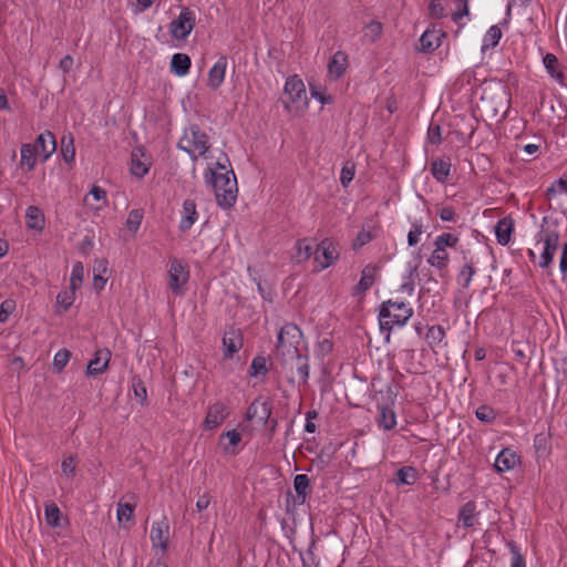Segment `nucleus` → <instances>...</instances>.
Masks as SVG:
<instances>
[{
	"label": "nucleus",
	"mask_w": 567,
	"mask_h": 567,
	"mask_svg": "<svg viewBox=\"0 0 567 567\" xmlns=\"http://www.w3.org/2000/svg\"><path fill=\"white\" fill-rule=\"evenodd\" d=\"M177 146L189 154L193 162H196L198 156H204L210 147L208 135L197 124H192L184 131Z\"/></svg>",
	"instance_id": "obj_4"
},
{
	"label": "nucleus",
	"mask_w": 567,
	"mask_h": 567,
	"mask_svg": "<svg viewBox=\"0 0 567 567\" xmlns=\"http://www.w3.org/2000/svg\"><path fill=\"white\" fill-rule=\"evenodd\" d=\"M502 38V31L498 25H492L484 35L482 51L494 48Z\"/></svg>",
	"instance_id": "obj_37"
},
{
	"label": "nucleus",
	"mask_w": 567,
	"mask_h": 567,
	"mask_svg": "<svg viewBox=\"0 0 567 567\" xmlns=\"http://www.w3.org/2000/svg\"><path fill=\"white\" fill-rule=\"evenodd\" d=\"M244 344L243 334L239 329L230 328L223 337V346L225 348L224 359H233L234 354L241 349Z\"/></svg>",
	"instance_id": "obj_11"
},
{
	"label": "nucleus",
	"mask_w": 567,
	"mask_h": 567,
	"mask_svg": "<svg viewBox=\"0 0 567 567\" xmlns=\"http://www.w3.org/2000/svg\"><path fill=\"white\" fill-rule=\"evenodd\" d=\"M14 309V303L12 300H4L0 305V322H6Z\"/></svg>",
	"instance_id": "obj_59"
},
{
	"label": "nucleus",
	"mask_w": 567,
	"mask_h": 567,
	"mask_svg": "<svg viewBox=\"0 0 567 567\" xmlns=\"http://www.w3.org/2000/svg\"><path fill=\"white\" fill-rule=\"evenodd\" d=\"M259 399V410H257V419L259 422H261L264 425H266L269 420L272 412V405L269 400H264L262 396H258Z\"/></svg>",
	"instance_id": "obj_42"
},
{
	"label": "nucleus",
	"mask_w": 567,
	"mask_h": 567,
	"mask_svg": "<svg viewBox=\"0 0 567 567\" xmlns=\"http://www.w3.org/2000/svg\"><path fill=\"white\" fill-rule=\"evenodd\" d=\"M427 261L432 267H435V268L442 270L447 267L449 254L445 249L437 246L433 250V252L430 256V258L427 259Z\"/></svg>",
	"instance_id": "obj_36"
},
{
	"label": "nucleus",
	"mask_w": 567,
	"mask_h": 567,
	"mask_svg": "<svg viewBox=\"0 0 567 567\" xmlns=\"http://www.w3.org/2000/svg\"><path fill=\"white\" fill-rule=\"evenodd\" d=\"M463 259L466 261L465 265L462 267V269L458 272L457 280L462 284L464 288H468L472 281L473 276L475 275L476 270L474 267V262L472 259L467 260L466 256L463 257Z\"/></svg>",
	"instance_id": "obj_35"
},
{
	"label": "nucleus",
	"mask_w": 567,
	"mask_h": 567,
	"mask_svg": "<svg viewBox=\"0 0 567 567\" xmlns=\"http://www.w3.org/2000/svg\"><path fill=\"white\" fill-rule=\"evenodd\" d=\"M285 94L288 95L289 101H284L286 109H290V103H300L307 101L306 86L302 80L298 76H290L285 84Z\"/></svg>",
	"instance_id": "obj_8"
},
{
	"label": "nucleus",
	"mask_w": 567,
	"mask_h": 567,
	"mask_svg": "<svg viewBox=\"0 0 567 567\" xmlns=\"http://www.w3.org/2000/svg\"><path fill=\"white\" fill-rule=\"evenodd\" d=\"M227 63H228L227 56L221 55V56L218 58L216 63L209 70L207 85L210 89L216 90L224 82L225 73H226V69H227Z\"/></svg>",
	"instance_id": "obj_17"
},
{
	"label": "nucleus",
	"mask_w": 567,
	"mask_h": 567,
	"mask_svg": "<svg viewBox=\"0 0 567 567\" xmlns=\"http://www.w3.org/2000/svg\"><path fill=\"white\" fill-rule=\"evenodd\" d=\"M348 55L343 51H337L328 63V74L332 80L340 79L347 71Z\"/></svg>",
	"instance_id": "obj_18"
},
{
	"label": "nucleus",
	"mask_w": 567,
	"mask_h": 567,
	"mask_svg": "<svg viewBox=\"0 0 567 567\" xmlns=\"http://www.w3.org/2000/svg\"><path fill=\"white\" fill-rule=\"evenodd\" d=\"M476 417L484 423H493L496 420V412L489 405H480L475 411Z\"/></svg>",
	"instance_id": "obj_44"
},
{
	"label": "nucleus",
	"mask_w": 567,
	"mask_h": 567,
	"mask_svg": "<svg viewBox=\"0 0 567 567\" xmlns=\"http://www.w3.org/2000/svg\"><path fill=\"white\" fill-rule=\"evenodd\" d=\"M514 231V219L511 216H505L499 219L495 226V235L497 243L506 246L511 241V236Z\"/></svg>",
	"instance_id": "obj_22"
},
{
	"label": "nucleus",
	"mask_w": 567,
	"mask_h": 567,
	"mask_svg": "<svg viewBox=\"0 0 567 567\" xmlns=\"http://www.w3.org/2000/svg\"><path fill=\"white\" fill-rule=\"evenodd\" d=\"M62 513L55 503H49L44 507L45 522L51 527L61 526Z\"/></svg>",
	"instance_id": "obj_34"
},
{
	"label": "nucleus",
	"mask_w": 567,
	"mask_h": 567,
	"mask_svg": "<svg viewBox=\"0 0 567 567\" xmlns=\"http://www.w3.org/2000/svg\"><path fill=\"white\" fill-rule=\"evenodd\" d=\"M76 460L70 455L62 461L61 468L64 475L73 476L75 473Z\"/></svg>",
	"instance_id": "obj_57"
},
{
	"label": "nucleus",
	"mask_w": 567,
	"mask_h": 567,
	"mask_svg": "<svg viewBox=\"0 0 567 567\" xmlns=\"http://www.w3.org/2000/svg\"><path fill=\"white\" fill-rule=\"evenodd\" d=\"M458 243V237L451 233H444L436 237L434 246H440L446 250V247L454 248Z\"/></svg>",
	"instance_id": "obj_45"
},
{
	"label": "nucleus",
	"mask_w": 567,
	"mask_h": 567,
	"mask_svg": "<svg viewBox=\"0 0 567 567\" xmlns=\"http://www.w3.org/2000/svg\"><path fill=\"white\" fill-rule=\"evenodd\" d=\"M225 436L228 439L229 445H231V446H236L241 441V435L237 430H231V431H228V432L221 434L220 439H223Z\"/></svg>",
	"instance_id": "obj_61"
},
{
	"label": "nucleus",
	"mask_w": 567,
	"mask_h": 567,
	"mask_svg": "<svg viewBox=\"0 0 567 567\" xmlns=\"http://www.w3.org/2000/svg\"><path fill=\"white\" fill-rule=\"evenodd\" d=\"M445 37V33L441 30L427 29L421 35L419 42V50L423 53H431L435 51L442 43V38Z\"/></svg>",
	"instance_id": "obj_15"
},
{
	"label": "nucleus",
	"mask_w": 567,
	"mask_h": 567,
	"mask_svg": "<svg viewBox=\"0 0 567 567\" xmlns=\"http://www.w3.org/2000/svg\"><path fill=\"white\" fill-rule=\"evenodd\" d=\"M543 62L549 75L559 83H563L564 72L559 69V62L556 55L553 53H547L545 54Z\"/></svg>",
	"instance_id": "obj_33"
},
{
	"label": "nucleus",
	"mask_w": 567,
	"mask_h": 567,
	"mask_svg": "<svg viewBox=\"0 0 567 567\" xmlns=\"http://www.w3.org/2000/svg\"><path fill=\"white\" fill-rule=\"evenodd\" d=\"M257 410H259V399L256 398L251 403L250 405L248 406L247 411H246V420L247 421H251L254 420L255 417H257Z\"/></svg>",
	"instance_id": "obj_63"
},
{
	"label": "nucleus",
	"mask_w": 567,
	"mask_h": 567,
	"mask_svg": "<svg viewBox=\"0 0 567 567\" xmlns=\"http://www.w3.org/2000/svg\"><path fill=\"white\" fill-rule=\"evenodd\" d=\"M190 64V58L187 54L175 53L171 60V71L178 76H184L188 73Z\"/></svg>",
	"instance_id": "obj_29"
},
{
	"label": "nucleus",
	"mask_w": 567,
	"mask_h": 567,
	"mask_svg": "<svg viewBox=\"0 0 567 567\" xmlns=\"http://www.w3.org/2000/svg\"><path fill=\"white\" fill-rule=\"evenodd\" d=\"M32 145L37 147L38 154L42 156V162H45L56 150L55 136L52 132L45 131L35 138Z\"/></svg>",
	"instance_id": "obj_14"
},
{
	"label": "nucleus",
	"mask_w": 567,
	"mask_h": 567,
	"mask_svg": "<svg viewBox=\"0 0 567 567\" xmlns=\"http://www.w3.org/2000/svg\"><path fill=\"white\" fill-rule=\"evenodd\" d=\"M132 388H133L135 399L141 403V405H146L147 390H146V386H145L143 380L140 377L134 375L132 378Z\"/></svg>",
	"instance_id": "obj_40"
},
{
	"label": "nucleus",
	"mask_w": 567,
	"mask_h": 567,
	"mask_svg": "<svg viewBox=\"0 0 567 567\" xmlns=\"http://www.w3.org/2000/svg\"><path fill=\"white\" fill-rule=\"evenodd\" d=\"M75 289L71 287L70 290H64L59 292L56 296V303L63 308V310H68L74 302L75 299Z\"/></svg>",
	"instance_id": "obj_47"
},
{
	"label": "nucleus",
	"mask_w": 567,
	"mask_h": 567,
	"mask_svg": "<svg viewBox=\"0 0 567 567\" xmlns=\"http://www.w3.org/2000/svg\"><path fill=\"white\" fill-rule=\"evenodd\" d=\"M373 239L372 235L368 230H361L357 235V237L353 239L352 247L353 249H359L363 247L364 245L369 244Z\"/></svg>",
	"instance_id": "obj_55"
},
{
	"label": "nucleus",
	"mask_w": 567,
	"mask_h": 567,
	"mask_svg": "<svg viewBox=\"0 0 567 567\" xmlns=\"http://www.w3.org/2000/svg\"><path fill=\"white\" fill-rule=\"evenodd\" d=\"M71 358V352L68 349H61L59 350L54 358H53V365L56 370V372H62V370L68 364L69 360Z\"/></svg>",
	"instance_id": "obj_48"
},
{
	"label": "nucleus",
	"mask_w": 567,
	"mask_h": 567,
	"mask_svg": "<svg viewBox=\"0 0 567 567\" xmlns=\"http://www.w3.org/2000/svg\"><path fill=\"white\" fill-rule=\"evenodd\" d=\"M518 462L519 456L515 452L504 449L497 455L494 466L497 472L503 473L513 470Z\"/></svg>",
	"instance_id": "obj_24"
},
{
	"label": "nucleus",
	"mask_w": 567,
	"mask_h": 567,
	"mask_svg": "<svg viewBox=\"0 0 567 567\" xmlns=\"http://www.w3.org/2000/svg\"><path fill=\"white\" fill-rule=\"evenodd\" d=\"M286 368H289L290 370L296 368L302 384L306 385L308 383L310 367L307 355L299 352L298 355L293 357V362L289 363Z\"/></svg>",
	"instance_id": "obj_28"
},
{
	"label": "nucleus",
	"mask_w": 567,
	"mask_h": 567,
	"mask_svg": "<svg viewBox=\"0 0 567 567\" xmlns=\"http://www.w3.org/2000/svg\"><path fill=\"white\" fill-rule=\"evenodd\" d=\"M27 226L30 229L42 230L44 227V216L37 206H29L25 212Z\"/></svg>",
	"instance_id": "obj_31"
},
{
	"label": "nucleus",
	"mask_w": 567,
	"mask_h": 567,
	"mask_svg": "<svg viewBox=\"0 0 567 567\" xmlns=\"http://www.w3.org/2000/svg\"><path fill=\"white\" fill-rule=\"evenodd\" d=\"M333 350V343L330 339H323L317 344V354L320 357H326Z\"/></svg>",
	"instance_id": "obj_60"
},
{
	"label": "nucleus",
	"mask_w": 567,
	"mask_h": 567,
	"mask_svg": "<svg viewBox=\"0 0 567 567\" xmlns=\"http://www.w3.org/2000/svg\"><path fill=\"white\" fill-rule=\"evenodd\" d=\"M195 13L188 8H184L181 11L178 18L171 22L169 30L175 39L184 40L190 34L195 28Z\"/></svg>",
	"instance_id": "obj_5"
},
{
	"label": "nucleus",
	"mask_w": 567,
	"mask_h": 567,
	"mask_svg": "<svg viewBox=\"0 0 567 567\" xmlns=\"http://www.w3.org/2000/svg\"><path fill=\"white\" fill-rule=\"evenodd\" d=\"M90 195H92L96 202H103V204L106 203V192L100 186H93L90 190Z\"/></svg>",
	"instance_id": "obj_64"
},
{
	"label": "nucleus",
	"mask_w": 567,
	"mask_h": 567,
	"mask_svg": "<svg viewBox=\"0 0 567 567\" xmlns=\"http://www.w3.org/2000/svg\"><path fill=\"white\" fill-rule=\"evenodd\" d=\"M452 163L449 157L434 158L431 162L430 171L439 183H445L451 174Z\"/></svg>",
	"instance_id": "obj_20"
},
{
	"label": "nucleus",
	"mask_w": 567,
	"mask_h": 567,
	"mask_svg": "<svg viewBox=\"0 0 567 567\" xmlns=\"http://www.w3.org/2000/svg\"><path fill=\"white\" fill-rule=\"evenodd\" d=\"M355 174V165L352 162H347L341 169L340 182L343 187H347L353 179Z\"/></svg>",
	"instance_id": "obj_49"
},
{
	"label": "nucleus",
	"mask_w": 567,
	"mask_h": 567,
	"mask_svg": "<svg viewBox=\"0 0 567 567\" xmlns=\"http://www.w3.org/2000/svg\"><path fill=\"white\" fill-rule=\"evenodd\" d=\"M296 261L298 264L307 261L311 256H316V245H313V239H298L296 241Z\"/></svg>",
	"instance_id": "obj_26"
},
{
	"label": "nucleus",
	"mask_w": 567,
	"mask_h": 567,
	"mask_svg": "<svg viewBox=\"0 0 567 567\" xmlns=\"http://www.w3.org/2000/svg\"><path fill=\"white\" fill-rule=\"evenodd\" d=\"M111 359V352L107 349L97 350L95 352L94 359H92L86 367L87 375H99L102 374L109 367V362Z\"/></svg>",
	"instance_id": "obj_16"
},
{
	"label": "nucleus",
	"mask_w": 567,
	"mask_h": 567,
	"mask_svg": "<svg viewBox=\"0 0 567 567\" xmlns=\"http://www.w3.org/2000/svg\"><path fill=\"white\" fill-rule=\"evenodd\" d=\"M168 534L169 523L166 517L153 523L150 535L153 546L161 547L165 551L168 547Z\"/></svg>",
	"instance_id": "obj_10"
},
{
	"label": "nucleus",
	"mask_w": 567,
	"mask_h": 567,
	"mask_svg": "<svg viewBox=\"0 0 567 567\" xmlns=\"http://www.w3.org/2000/svg\"><path fill=\"white\" fill-rule=\"evenodd\" d=\"M210 175V182L214 187L216 202L220 207L229 208L234 206L237 199V179L233 169L226 173H215L212 168L207 169L206 176Z\"/></svg>",
	"instance_id": "obj_2"
},
{
	"label": "nucleus",
	"mask_w": 567,
	"mask_h": 567,
	"mask_svg": "<svg viewBox=\"0 0 567 567\" xmlns=\"http://www.w3.org/2000/svg\"><path fill=\"white\" fill-rule=\"evenodd\" d=\"M476 504L473 501L465 503L458 512V523L464 528H471L477 523Z\"/></svg>",
	"instance_id": "obj_27"
},
{
	"label": "nucleus",
	"mask_w": 567,
	"mask_h": 567,
	"mask_svg": "<svg viewBox=\"0 0 567 567\" xmlns=\"http://www.w3.org/2000/svg\"><path fill=\"white\" fill-rule=\"evenodd\" d=\"M427 138L432 144L439 145L442 143V130L441 126L431 124L427 131Z\"/></svg>",
	"instance_id": "obj_58"
},
{
	"label": "nucleus",
	"mask_w": 567,
	"mask_h": 567,
	"mask_svg": "<svg viewBox=\"0 0 567 567\" xmlns=\"http://www.w3.org/2000/svg\"><path fill=\"white\" fill-rule=\"evenodd\" d=\"M429 16L432 19H442L446 16L445 9L442 6V0H431L430 1Z\"/></svg>",
	"instance_id": "obj_51"
},
{
	"label": "nucleus",
	"mask_w": 567,
	"mask_h": 567,
	"mask_svg": "<svg viewBox=\"0 0 567 567\" xmlns=\"http://www.w3.org/2000/svg\"><path fill=\"white\" fill-rule=\"evenodd\" d=\"M21 167H27L28 171H33L37 163V147L30 143L22 144L21 150Z\"/></svg>",
	"instance_id": "obj_30"
},
{
	"label": "nucleus",
	"mask_w": 567,
	"mask_h": 567,
	"mask_svg": "<svg viewBox=\"0 0 567 567\" xmlns=\"http://www.w3.org/2000/svg\"><path fill=\"white\" fill-rule=\"evenodd\" d=\"M189 279V270L178 259H173L168 270V287L175 295H182V288Z\"/></svg>",
	"instance_id": "obj_6"
},
{
	"label": "nucleus",
	"mask_w": 567,
	"mask_h": 567,
	"mask_svg": "<svg viewBox=\"0 0 567 567\" xmlns=\"http://www.w3.org/2000/svg\"><path fill=\"white\" fill-rule=\"evenodd\" d=\"M382 33V24L379 21L372 20L365 25V37H369L374 42Z\"/></svg>",
	"instance_id": "obj_50"
},
{
	"label": "nucleus",
	"mask_w": 567,
	"mask_h": 567,
	"mask_svg": "<svg viewBox=\"0 0 567 567\" xmlns=\"http://www.w3.org/2000/svg\"><path fill=\"white\" fill-rule=\"evenodd\" d=\"M150 166L151 163L141 148L133 151L131 157V173L134 176L138 178L144 177L148 173Z\"/></svg>",
	"instance_id": "obj_21"
},
{
	"label": "nucleus",
	"mask_w": 567,
	"mask_h": 567,
	"mask_svg": "<svg viewBox=\"0 0 567 567\" xmlns=\"http://www.w3.org/2000/svg\"><path fill=\"white\" fill-rule=\"evenodd\" d=\"M445 337V331L441 326H432L429 328L425 339L431 347L437 346Z\"/></svg>",
	"instance_id": "obj_43"
},
{
	"label": "nucleus",
	"mask_w": 567,
	"mask_h": 567,
	"mask_svg": "<svg viewBox=\"0 0 567 567\" xmlns=\"http://www.w3.org/2000/svg\"><path fill=\"white\" fill-rule=\"evenodd\" d=\"M135 506L130 503H118L117 505V519L122 522L123 519L130 520L133 516Z\"/></svg>",
	"instance_id": "obj_54"
},
{
	"label": "nucleus",
	"mask_w": 567,
	"mask_h": 567,
	"mask_svg": "<svg viewBox=\"0 0 567 567\" xmlns=\"http://www.w3.org/2000/svg\"><path fill=\"white\" fill-rule=\"evenodd\" d=\"M143 210L142 209H132L126 218V227L133 235L138 230L141 223L143 220Z\"/></svg>",
	"instance_id": "obj_41"
},
{
	"label": "nucleus",
	"mask_w": 567,
	"mask_h": 567,
	"mask_svg": "<svg viewBox=\"0 0 567 567\" xmlns=\"http://www.w3.org/2000/svg\"><path fill=\"white\" fill-rule=\"evenodd\" d=\"M380 268L377 264H369L362 269L361 278L353 287L354 296L363 295L373 286Z\"/></svg>",
	"instance_id": "obj_12"
},
{
	"label": "nucleus",
	"mask_w": 567,
	"mask_h": 567,
	"mask_svg": "<svg viewBox=\"0 0 567 567\" xmlns=\"http://www.w3.org/2000/svg\"><path fill=\"white\" fill-rule=\"evenodd\" d=\"M228 415H229V410L224 403L216 402V403L212 404L208 408V411H207V414H206V417L204 421L205 429H207V430L216 429L224 422L225 419H227Z\"/></svg>",
	"instance_id": "obj_13"
},
{
	"label": "nucleus",
	"mask_w": 567,
	"mask_h": 567,
	"mask_svg": "<svg viewBox=\"0 0 567 567\" xmlns=\"http://www.w3.org/2000/svg\"><path fill=\"white\" fill-rule=\"evenodd\" d=\"M417 480V472L412 466H403L396 472V483L413 485Z\"/></svg>",
	"instance_id": "obj_38"
},
{
	"label": "nucleus",
	"mask_w": 567,
	"mask_h": 567,
	"mask_svg": "<svg viewBox=\"0 0 567 567\" xmlns=\"http://www.w3.org/2000/svg\"><path fill=\"white\" fill-rule=\"evenodd\" d=\"M269 372V368L267 365V358L262 355H256L249 368L250 377H265Z\"/></svg>",
	"instance_id": "obj_39"
},
{
	"label": "nucleus",
	"mask_w": 567,
	"mask_h": 567,
	"mask_svg": "<svg viewBox=\"0 0 567 567\" xmlns=\"http://www.w3.org/2000/svg\"><path fill=\"white\" fill-rule=\"evenodd\" d=\"M511 555H512V564L511 567H526L525 558L520 553L519 547L516 545L514 540L508 542L507 544Z\"/></svg>",
	"instance_id": "obj_46"
},
{
	"label": "nucleus",
	"mask_w": 567,
	"mask_h": 567,
	"mask_svg": "<svg viewBox=\"0 0 567 567\" xmlns=\"http://www.w3.org/2000/svg\"><path fill=\"white\" fill-rule=\"evenodd\" d=\"M83 272H84L83 265L81 262H76L73 266L72 274H71V287L73 289H76L78 284L82 282Z\"/></svg>",
	"instance_id": "obj_56"
},
{
	"label": "nucleus",
	"mask_w": 567,
	"mask_h": 567,
	"mask_svg": "<svg viewBox=\"0 0 567 567\" xmlns=\"http://www.w3.org/2000/svg\"><path fill=\"white\" fill-rule=\"evenodd\" d=\"M338 257V247L332 239L324 238L320 244L316 245L315 260L319 264L320 269H326L331 266Z\"/></svg>",
	"instance_id": "obj_7"
},
{
	"label": "nucleus",
	"mask_w": 567,
	"mask_h": 567,
	"mask_svg": "<svg viewBox=\"0 0 567 567\" xmlns=\"http://www.w3.org/2000/svg\"><path fill=\"white\" fill-rule=\"evenodd\" d=\"M548 445V437L544 434H537L534 439V447L536 451H546Z\"/></svg>",
	"instance_id": "obj_62"
},
{
	"label": "nucleus",
	"mask_w": 567,
	"mask_h": 567,
	"mask_svg": "<svg viewBox=\"0 0 567 567\" xmlns=\"http://www.w3.org/2000/svg\"><path fill=\"white\" fill-rule=\"evenodd\" d=\"M379 415L377 423L384 431H391L396 426V414L388 403L378 404Z\"/></svg>",
	"instance_id": "obj_23"
},
{
	"label": "nucleus",
	"mask_w": 567,
	"mask_h": 567,
	"mask_svg": "<svg viewBox=\"0 0 567 567\" xmlns=\"http://www.w3.org/2000/svg\"><path fill=\"white\" fill-rule=\"evenodd\" d=\"M302 338V331L295 323H286L279 330L274 354L284 367L292 363L293 357L300 352L299 346Z\"/></svg>",
	"instance_id": "obj_1"
},
{
	"label": "nucleus",
	"mask_w": 567,
	"mask_h": 567,
	"mask_svg": "<svg viewBox=\"0 0 567 567\" xmlns=\"http://www.w3.org/2000/svg\"><path fill=\"white\" fill-rule=\"evenodd\" d=\"M412 315L413 309L403 301H383L379 311L380 328L390 332L394 326H404Z\"/></svg>",
	"instance_id": "obj_3"
},
{
	"label": "nucleus",
	"mask_w": 567,
	"mask_h": 567,
	"mask_svg": "<svg viewBox=\"0 0 567 567\" xmlns=\"http://www.w3.org/2000/svg\"><path fill=\"white\" fill-rule=\"evenodd\" d=\"M423 233V225L419 221L412 224V229L408 234L409 246H415L420 241V236Z\"/></svg>",
	"instance_id": "obj_52"
},
{
	"label": "nucleus",
	"mask_w": 567,
	"mask_h": 567,
	"mask_svg": "<svg viewBox=\"0 0 567 567\" xmlns=\"http://www.w3.org/2000/svg\"><path fill=\"white\" fill-rule=\"evenodd\" d=\"M456 10L452 14V19L454 22L458 23V21L463 18L468 16V1L467 0H456Z\"/></svg>",
	"instance_id": "obj_53"
},
{
	"label": "nucleus",
	"mask_w": 567,
	"mask_h": 567,
	"mask_svg": "<svg viewBox=\"0 0 567 567\" xmlns=\"http://www.w3.org/2000/svg\"><path fill=\"white\" fill-rule=\"evenodd\" d=\"M183 216L179 221V229L182 231H187L192 228L195 221L198 218V213L196 209V203L193 199H186L183 204Z\"/></svg>",
	"instance_id": "obj_25"
},
{
	"label": "nucleus",
	"mask_w": 567,
	"mask_h": 567,
	"mask_svg": "<svg viewBox=\"0 0 567 567\" xmlns=\"http://www.w3.org/2000/svg\"><path fill=\"white\" fill-rule=\"evenodd\" d=\"M293 487H295L297 495L293 496V495H291V493H289L287 498L292 497L295 505L305 504V502L309 495V487H310L309 477L306 474L296 475L295 480H293Z\"/></svg>",
	"instance_id": "obj_19"
},
{
	"label": "nucleus",
	"mask_w": 567,
	"mask_h": 567,
	"mask_svg": "<svg viewBox=\"0 0 567 567\" xmlns=\"http://www.w3.org/2000/svg\"><path fill=\"white\" fill-rule=\"evenodd\" d=\"M61 155L69 165L75 161L74 137L71 133L63 135L61 138Z\"/></svg>",
	"instance_id": "obj_32"
},
{
	"label": "nucleus",
	"mask_w": 567,
	"mask_h": 567,
	"mask_svg": "<svg viewBox=\"0 0 567 567\" xmlns=\"http://www.w3.org/2000/svg\"><path fill=\"white\" fill-rule=\"evenodd\" d=\"M544 241V251L540 255L539 266L542 268H547L556 254V250L559 245V234L557 230H545Z\"/></svg>",
	"instance_id": "obj_9"
}]
</instances>
